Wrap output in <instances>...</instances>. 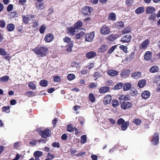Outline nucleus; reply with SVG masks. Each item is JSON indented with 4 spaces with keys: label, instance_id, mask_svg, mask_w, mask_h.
<instances>
[{
    "label": "nucleus",
    "instance_id": "nucleus-43",
    "mask_svg": "<svg viewBox=\"0 0 160 160\" xmlns=\"http://www.w3.org/2000/svg\"><path fill=\"white\" fill-rule=\"evenodd\" d=\"M75 75L73 74H69L67 77V79L69 81L73 80L75 78Z\"/></svg>",
    "mask_w": 160,
    "mask_h": 160
},
{
    "label": "nucleus",
    "instance_id": "nucleus-23",
    "mask_svg": "<svg viewBox=\"0 0 160 160\" xmlns=\"http://www.w3.org/2000/svg\"><path fill=\"white\" fill-rule=\"evenodd\" d=\"M129 123L128 121H127L125 122L121 125V130L123 131L126 130L128 127L129 126Z\"/></svg>",
    "mask_w": 160,
    "mask_h": 160
},
{
    "label": "nucleus",
    "instance_id": "nucleus-37",
    "mask_svg": "<svg viewBox=\"0 0 160 160\" xmlns=\"http://www.w3.org/2000/svg\"><path fill=\"white\" fill-rule=\"evenodd\" d=\"M29 87L32 90H35L36 88V85L32 82H30L28 84Z\"/></svg>",
    "mask_w": 160,
    "mask_h": 160
},
{
    "label": "nucleus",
    "instance_id": "nucleus-16",
    "mask_svg": "<svg viewBox=\"0 0 160 160\" xmlns=\"http://www.w3.org/2000/svg\"><path fill=\"white\" fill-rule=\"evenodd\" d=\"M75 28L74 27H70L67 29V33L71 36H73L75 34Z\"/></svg>",
    "mask_w": 160,
    "mask_h": 160
},
{
    "label": "nucleus",
    "instance_id": "nucleus-14",
    "mask_svg": "<svg viewBox=\"0 0 160 160\" xmlns=\"http://www.w3.org/2000/svg\"><path fill=\"white\" fill-rule=\"evenodd\" d=\"M122 103L121 105V108L122 109H128L132 106V104L131 102H126Z\"/></svg>",
    "mask_w": 160,
    "mask_h": 160
},
{
    "label": "nucleus",
    "instance_id": "nucleus-50",
    "mask_svg": "<svg viewBox=\"0 0 160 160\" xmlns=\"http://www.w3.org/2000/svg\"><path fill=\"white\" fill-rule=\"evenodd\" d=\"M0 54L2 56H6L7 54V53L4 49L0 48Z\"/></svg>",
    "mask_w": 160,
    "mask_h": 160
},
{
    "label": "nucleus",
    "instance_id": "nucleus-7",
    "mask_svg": "<svg viewBox=\"0 0 160 160\" xmlns=\"http://www.w3.org/2000/svg\"><path fill=\"white\" fill-rule=\"evenodd\" d=\"M54 36L51 33L47 34L44 37V40L47 42H50L53 39Z\"/></svg>",
    "mask_w": 160,
    "mask_h": 160
},
{
    "label": "nucleus",
    "instance_id": "nucleus-10",
    "mask_svg": "<svg viewBox=\"0 0 160 160\" xmlns=\"http://www.w3.org/2000/svg\"><path fill=\"white\" fill-rule=\"evenodd\" d=\"M131 36L129 34H127L122 37L121 38V41L123 42H128L131 41Z\"/></svg>",
    "mask_w": 160,
    "mask_h": 160
},
{
    "label": "nucleus",
    "instance_id": "nucleus-1",
    "mask_svg": "<svg viewBox=\"0 0 160 160\" xmlns=\"http://www.w3.org/2000/svg\"><path fill=\"white\" fill-rule=\"evenodd\" d=\"M32 50L36 54L40 55L41 57H43L46 56L48 49L46 47L42 46L36 47Z\"/></svg>",
    "mask_w": 160,
    "mask_h": 160
},
{
    "label": "nucleus",
    "instance_id": "nucleus-58",
    "mask_svg": "<svg viewBox=\"0 0 160 160\" xmlns=\"http://www.w3.org/2000/svg\"><path fill=\"white\" fill-rule=\"evenodd\" d=\"M52 147L54 148H58L60 147L59 142H53L52 144Z\"/></svg>",
    "mask_w": 160,
    "mask_h": 160
},
{
    "label": "nucleus",
    "instance_id": "nucleus-53",
    "mask_svg": "<svg viewBox=\"0 0 160 160\" xmlns=\"http://www.w3.org/2000/svg\"><path fill=\"white\" fill-rule=\"evenodd\" d=\"M119 48L121 50H122L125 53L127 52L128 48L127 47L123 45H121L119 47Z\"/></svg>",
    "mask_w": 160,
    "mask_h": 160
},
{
    "label": "nucleus",
    "instance_id": "nucleus-9",
    "mask_svg": "<svg viewBox=\"0 0 160 160\" xmlns=\"http://www.w3.org/2000/svg\"><path fill=\"white\" fill-rule=\"evenodd\" d=\"M119 99L121 103H123L126 101L129 100H130V97L128 95H122L120 96Z\"/></svg>",
    "mask_w": 160,
    "mask_h": 160
},
{
    "label": "nucleus",
    "instance_id": "nucleus-3",
    "mask_svg": "<svg viewBox=\"0 0 160 160\" xmlns=\"http://www.w3.org/2000/svg\"><path fill=\"white\" fill-rule=\"evenodd\" d=\"M159 134L158 132L155 133L152 136L151 142L152 144L154 145H157L159 143Z\"/></svg>",
    "mask_w": 160,
    "mask_h": 160
},
{
    "label": "nucleus",
    "instance_id": "nucleus-46",
    "mask_svg": "<svg viewBox=\"0 0 160 160\" xmlns=\"http://www.w3.org/2000/svg\"><path fill=\"white\" fill-rule=\"evenodd\" d=\"M9 78V77L8 76H4L1 78L0 80L2 82H5L8 81Z\"/></svg>",
    "mask_w": 160,
    "mask_h": 160
},
{
    "label": "nucleus",
    "instance_id": "nucleus-55",
    "mask_svg": "<svg viewBox=\"0 0 160 160\" xmlns=\"http://www.w3.org/2000/svg\"><path fill=\"white\" fill-rule=\"evenodd\" d=\"M47 157L48 158V159H49V160H52L55 157V156L54 155L51 154L50 153H48L47 156Z\"/></svg>",
    "mask_w": 160,
    "mask_h": 160
},
{
    "label": "nucleus",
    "instance_id": "nucleus-35",
    "mask_svg": "<svg viewBox=\"0 0 160 160\" xmlns=\"http://www.w3.org/2000/svg\"><path fill=\"white\" fill-rule=\"evenodd\" d=\"M131 31V28L129 27H127L123 29L121 32L123 34H125L129 33Z\"/></svg>",
    "mask_w": 160,
    "mask_h": 160
},
{
    "label": "nucleus",
    "instance_id": "nucleus-41",
    "mask_svg": "<svg viewBox=\"0 0 160 160\" xmlns=\"http://www.w3.org/2000/svg\"><path fill=\"white\" fill-rule=\"evenodd\" d=\"M63 40L64 42L67 43L68 44H70L71 43H73V42L71 41V38L68 37H66L64 38Z\"/></svg>",
    "mask_w": 160,
    "mask_h": 160
},
{
    "label": "nucleus",
    "instance_id": "nucleus-31",
    "mask_svg": "<svg viewBox=\"0 0 160 160\" xmlns=\"http://www.w3.org/2000/svg\"><path fill=\"white\" fill-rule=\"evenodd\" d=\"M44 3H39V2L37 3L36 4V7L37 9L38 10H42L44 7Z\"/></svg>",
    "mask_w": 160,
    "mask_h": 160
},
{
    "label": "nucleus",
    "instance_id": "nucleus-54",
    "mask_svg": "<svg viewBox=\"0 0 160 160\" xmlns=\"http://www.w3.org/2000/svg\"><path fill=\"white\" fill-rule=\"evenodd\" d=\"M9 107L8 106L3 107L2 108V111L8 113L10 112V110H9Z\"/></svg>",
    "mask_w": 160,
    "mask_h": 160
},
{
    "label": "nucleus",
    "instance_id": "nucleus-57",
    "mask_svg": "<svg viewBox=\"0 0 160 160\" xmlns=\"http://www.w3.org/2000/svg\"><path fill=\"white\" fill-rule=\"evenodd\" d=\"M13 8V5L12 4H10L8 6L7 8V10L8 12H10L12 10Z\"/></svg>",
    "mask_w": 160,
    "mask_h": 160
},
{
    "label": "nucleus",
    "instance_id": "nucleus-24",
    "mask_svg": "<svg viewBox=\"0 0 160 160\" xmlns=\"http://www.w3.org/2000/svg\"><path fill=\"white\" fill-rule=\"evenodd\" d=\"M108 73L111 76H114L118 74V72L114 70H108Z\"/></svg>",
    "mask_w": 160,
    "mask_h": 160
},
{
    "label": "nucleus",
    "instance_id": "nucleus-48",
    "mask_svg": "<svg viewBox=\"0 0 160 160\" xmlns=\"http://www.w3.org/2000/svg\"><path fill=\"white\" fill-rule=\"evenodd\" d=\"M125 122V120L122 118H120L118 120L117 124L118 125H121Z\"/></svg>",
    "mask_w": 160,
    "mask_h": 160
},
{
    "label": "nucleus",
    "instance_id": "nucleus-26",
    "mask_svg": "<svg viewBox=\"0 0 160 160\" xmlns=\"http://www.w3.org/2000/svg\"><path fill=\"white\" fill-rule=\"evenodd\" d=\"M144 8L143 7H140L137 8L135 10V12L137 14H139L144 12Z\"/></svg>",
    "mask_w": 160,
    "mask_h": 160
},
{
    "label": "nucleus",
    "instance_id": "nucleus-39",
    "mask_svg": "<svg viewBox=\"0 0 160 160\" xmlns=\"http://www.w3.org/2000/svg\"><path fill=\"white\" fill-rule=\"evenodd\" d=\"M123 86V84L122 83H118L114 86L113 88L115 90H118L121 89Z\"/></svg>",
    "mask_w": 160,
    "mask_h": 160
},
{
    "label": "nucleus",
    "instance_id": "nucleus-21",
    "mask_svg": "<svg viewBox=\"0 0 160 160\" xmlns=\"http://www.w3.org/2000/svg\"><path fill=\"white\" fill-rule=\"evenodd\" d=\"M147 81L145 79H142L140 80L138 83V86L139 88H143L146 84Z\"/></svg>",
    "mask_w": 160,
    "mask_h": 160
},
{
    "label": "nucleus",
    "instance_id": "nucleus-4",
    "mask_svg": "<svg viewBox=\"0 0 160 160\" xmlns=\"http://www.w3.org/2000/svg\"><path fill=\"white\" fill-rule=\"evenodd\" d=\"M92 11L93 9L92 7L85 6L82 9V12L84 15H86L90 14Z\"/></svg>",
    "mask_w": 160,
    "mask_h": 160
},
{
    "label": "nucleus",
    "instance_id": "nucleus-52",
    "mask_svg": "<svg viewBox=\"0 0 160 160\" xmlns=\"http://www.w3.org/2000/svg\"><path fill=\"white\" fill-rule=\"evenodd\" d=\"M67 131L69 132H72L73 131V128L72 125L69 124L67 126Z\"/></svg>",
    "mask_w": 160,
    "mask_h": 160
},
{
    "label": "nucleus",
    "instance_id": "nucleus-61",
    "mask_svg": "<svg viewBox=\"0 0 160 160\" xmlns=\"http://www.w3.org/2000/svg\"><path fill=\"white\" fill-rule=\"evenodd\" d=\"M97 84H96L95 82H92L90 84L89 87L90 88H94L97 87Z\"/></svg>",
    "mask_w": 160,
    "mask_h": 160
},
{
    "label": "nucleus",
    "instance_id": "nucleus-30",
    "mask_svg": "<svg viewBox=\"0 0 160 160\" xmlns=\"http://www.w3.org/2000/svg\"><path fill=\"white\" fill-rule=\"evenodd\" d=\"M132 85L130 83H125L123 86V89L124 91H128L129 90L131 87Z\"/></svg>",
    "mask_w": 160,
    "mask_h": 160
},
{
    "label": "nucleus",
    "instance_id": "nucleus-47",
    "mask_svg": "<svg viewBox=\"0 0 160 160\" xmlns=\"http://www.w3.org/2000/svg\"><path fill=\"white\" fill-rule=\"evenodd\" d=\"M22 18L23 19V22L25 24H27L28 22V18L27 16H26L24 15H23L22 17Z\"/></svg>",
    "mask_w": 160,
    "mask_h": 160
},
{
    "label": "nucleus",
    "instance_id": "nucleus-32",
    "mask_svg": "<svg viewBox=\"0 0 160 160\" xmlns=\"http://www.w3.org/2000/svg\"><path fill=\"white\" fill-rule=\"evenodd\" d=\"M43 155V152L39 151H35L33 154V155L35 157L39 158L42 156Z\"/></svg>",
    "mask_w": 160,
    "mask_h": 160
},
{
    "label": "nucleus",
    "instance_id": "nucleus-33",
    "mask_svg": "<svg viewBox=\"0 0 160 160\" xmlns=\"http://www.w3.org/2000/svg\"><path fill=\"white\" fill-rule=\"evenodd\" d=\"M82 25V22L78 21L74 24V27L76 29H78L80 28Z\"/></svg>",
    "mask_w": 160,
    "mask_h": 160
},
{
    "label": "nucleus",
    "instance_id": "nucleus-62",
    "mask_svg": "<svg viewBox=\"0 0 160 160\" xmlns=\"http://www.w3.org/2000/svg\"><path fill=\"white\" fill-rule=\"evenodd\" d=\"M132 3V0H127L126 1V4L128 6L131 5Z\"/></svg>",
    "mask_w": 160,
    "mask_h": 160
},
{
    "label": "nucleus",
    "instance_id": "nucleus-18",
    "mask_svg": "<svg viewBox=\"0 0 160 160\" xmlns=\"http://www.w3.org/2000/svg\"><path fill=\"white\" fill-rule=\"evenodd\" d=\"M152 57V53L150 51H147L144 55L145 59L147 61L150 60Z\"/></svg>",
    "mask_w": 160,
    "mask_h": 160
},
{
    "label": "nucleus",
    "instance_id": "nucleus-51",
    "mask_svg": "<svg viewBox=\"0 0 160 160\" xmlns=\"http://www.w3.org/2000/svg\"><path fill=\"white\" fill-rule=\"evenodd\" d=\"M117 47L116 45L112 46L110 48L108 51V53L109 54H111Z\"/></svg>",
    "mask_w": 160,
    "mask_h": 160
},
{
    "label": "nucleus",
    "instance_id": "nucleus-44",
    "mask_svg": "<svg viewBox=\"0 0 160 160\" xmlns=\"http://www.w3.org/2000/svg\"><path fill=\"white\" fill-rule=\"evenodd\" d=\"M46 29V26L44 25H42L40 28L39 29V32L41 34H43L44 33Z\"/></svg>",
    "mask_w": 160,
    "mask_h": 160
},
{
    "label": "nucleus",
    "instance_id": "nucleus-38",
    "mask_svg": "<svg viewBox=\"0 0 160 160\" xmlns=\"http://www.w3.org/2000/svg\"><path fill=\"white\" fill-rule=\"evenodd\" d=\"M158 70V67L157 66H153L150 69L151 72L154 73Z\"/></svg>",
    "mask_w": 160,
    "mask_h": 160
},
{
    "label": "nucleus",
    "instance_id": "nucleus-49",
    "mask_svg": "<svg viewBox=\"0 0 160 160\" xmlns=\"http://www.w3.org/2000/svg\"><path fill=\"white\" fill-rule=\"evenodd\" d=\"M112 106L114 108H116L117 106H118L119 105L118 102L117 100H112Z\"/></svg>",
    "mask_w": 160,
    "mask_h": 160
},
{
    "label": "nucleus",
    "instance_id": "nucleus-27",
    "mask_svg": "<svg viewBox=\"0 0 160 160\" xmlns=\"http://www.w3.org/2000/svg\"><path fill=\"white\" fill-rule=\"evenodd\" d=\"M7 30L8 32H12L15 29V26L12 23H9L7 26Z\"/></svg>",
    "mask_w": 160,
    "mask_h": 160
},
{
    "label": "nucleus",
    "instance_id": "nucleus-20",
    "mask_svg": "<svg viewBox=\"0 0 160 160\" xmlns=\"http://www.w3.org/2000/svg\"><path fill=\"white\" fill-rule=\"evenodd\" d=\"M130 72L131 71L129 69L122 71L121 73V77L123 78H126L129 75Z\"/></svg>",
    "mask_w": 160,
    "mask_h": 160
},
{
    "label": "nucleus",
    "instance_id": "nucleus-22",
    "mask_svg": "<svg viewBox=\"0 0 160 160\" xmlns=\"http://www.w3.org/2000/svg\"><path fill=\"white\" fill-rule=\"evenodd\" d=\"M150 93L148 91H143L142 94L141 96L142 98L144 99H147L150 96Z\"/></svg>",
    "mask_w": 160,
    "mask_h": 160
},
{
    "label": "nucleus",
    "instance_id": "nucleus-19",
    "mask_svg": "<svg viewBox=\"0 0 160 160\" xmlns=\"http://www.w3.org/2000/svg\"><path fill=\"white\" fill-rule=\"evenodd\" d=\"M142 73L140 72H137L133 73L131 77H132L135 79H137L141 77Z\"/></svg>",
    "mask_w": 160,
    "mask_h": 160
},
{
    "label": "nucleus",
    "instance_id": "nucleus-42",
    "mask_svg": "<svg viewBox=\"0 0 160 160\" xmlns=\"http://www.w3.org/2000/svg\"><path fill=\"white\" fill-rule=\"evenodd\" d=\"M81 142L83 144L85 143L87 141V136L85 135L82 136L81 137Z\"/></svg>",
    "mask_w": 160,
    "mask_h": 160
},
{
    "label": "nucleus",
    "instance_id": "nucleus-11",
    "mask_svg": "<svg viewBox=\"0 0 160 160\" xmlns=\"http://www.w3.org/2000/svg\"><path fill=\"white\" fill-rule=\"evenodd\" d=\"M112 101L111 96L109 95H108L105 96L103 100V102L105 105L110 104Z\"/></svg>",
    "mask_w": 160,
    "mask_h": 160
},
{
    "label": "nucleus",
    "instance_id": "nucleus-2",
    "mask_svg": "<svg viewBox=\"0 0 160 160\" xmlns=\"http://www.w3.org/2000/svg\"><path fill=\"white\" fill-rule=\"evenodd\" d=\"M40 135L42 138H46L51 135V131L48 128H46L43 130L40 131Z\"/></svg>",
    "mask_w": 160,
    "mask_h": 160
},
{
    "label": "nucleus",
    "instance_id": "nucleus-40",
    "mask_svg": "<svg viewBox=\"0 0 160 160\" xmlns=\"http://www.w3.org/2000/svg\"><path fill=\"white\" fill-rule=\"evenodd\" d=\"M73 46V43H71L70 44H68V45L67 46V51L68 52H71Z\"/></svg>",
    "mask_w": 160,
    "mask_h": 160
},
{
    "label": "nucleus",
    "instance_id": "nucleus-36",
    "mask_svg": "<svg viewBox=\"0 0 160 160\" xmlns=\"http://www.w3.org/2000/svg\"><path fill=\"white\" fill-rule=\"evenodd\" d=\"M89 100L92 102H94L95 101V97L93 94L90 93L89 94Z\"/></svg>",
    "mask_w": 160,
    "mask_h": 160
},
{
    "label": "nucleus",
    "instance_id": "nucleus-56",
    "mask_svg": "<svg viewBox=\"0 0 160 160\" xmlns=\"http://www.w3.org/2000/svg\"><path fill=\"white\" fill-rule=\"evenodd\" d=\"M29 21H32L34 20L35 17L33 15H27Z\"/></svg>",
    "mask_w": 160,
    "mask_h": 160
},
{
    "label": "nucleus",
    "instance_id": "nucleus-45",
    "mask_svg": "<svg viewBox=\"0 0 160 160\" xmlns=\"http://www.w3.org/2000/svg\"><path fill=\"white\" fill-rule=\"evenodd\" d=\"M142 121L139 119H135L133 120V122L137 125H139L142 123Z\"/></svg>",
    "mask_w": 160,
    "mask_h": 160
},
{
    "label": "nucleus",
    "instance_id": "nucleus-5",
    "mask_svg": "<svg viewBox=\"0 0 160 160\" xmlns=\"http://www.w3.org/2000/svg\"><path fill=\"white\" fill-rule=\"evenodd\" d=\"M95 37V33L94 32H92L87 33L85 36L86 41L91 42L92 41Z\"/></svg>",
    "mask_w": 160,
    "mask_h": 160
},
{
    "label": "nucleus",
    "instance_id": "nucleus-6",
    "mask_svg": "<svg viewBox=\"0 0 160 160\" xmlns=\"http://www.w3.org/2000/svg\"><path fill=\"white\" fill-rule=\"evenodd\" d=\"M149 43L150 42L148 39L145 40L140 44L139 48L140 49L142 50L145 49L148 47Z\"/></svg>",
    "mask_w": 160,
    "mask_h": 160
},
{
    "label": "nucleus",
    "instance_id": "nucleus-29",
    "mask_svg": "<svg viewBox=\"0 0 160 160\" xmlns=\"http://www.w3.org/2000/svg\"><path fill=\"white\" fill-rule=\"evenodd\" d=\"M116 16L115 13L113 12H111L109 14L108 16V19L109 20H111L112 21H114L116 20Z\"/></svg>",
    "mask_w": 160,
    "mask_h": 160
},
{
    "label": "nucleus",
    "instance_id": "nucleus-34",
    "mask_svg": "<svg viewBox=\"0 0 160 160\" xmlns=\"http://www.w3.org/2000/svg\"><path fill=\"white\" fill-rule=\"evenodd\" d=\"M39 84L41 86L46 87L48 85V81L46 80H42L40 81Z\"/></svg>",
    "mask_w": 160,
    "mask_h": 160
},
{
    "label": "nucleus",
    "instance_id": "nucleus-28",
    "mask_svg": "<svg viewBox=\"0 0 160 160\" xmlns=\"http://www.w3.org/2000/svg\"><path fill=\"white\" fill-rule=\"evenodd\" d=\"M109 88L108 87H103L100 88L99 92L101 93H103L107 92Z\"/></svg>",
    "mask_w": 160,
    "mask_h": 160
},
{
    "label": "nucleus",
    "instance_id": "nucleus-13",
    "mask_svg": "<svg viewBox=\"0 0 160 160\" xmlns=\"http://www.w3.org/2000/svg\"><path fill=\"white\" fill-rule=\"evenodd\" d=\"M108 45L106 44H103L99 48L98 51L102 53L105 52L108 49Z\"/></svg>",
    "mask_w": 160,
    "mask_h": 160
},
{
    "label": "nucleus",
    "instance_id": "nucleus-12",
    "mask_svg": "<svg viewBox=\"0 0 160 160\" xmlns=\"http://www.w3.org/2000/svg\"><path fill=\"white\" fill-rule=\"evenodd\" d=\"M114 26L115 28L119 29H121L125 26L124 23L122 21H118L116 22L114 25Z\"/></svg>",
    "mask_w": 160,
    "mask_h": 160
},
{
    "label": "nucleus",
    "instance_id": "nucleus-63",
    "mask_svg": "<svg viewBox=\"0 0 160 160\" xmlns=\"http://www.w3.org/2000/svg\"><path fill=\"white\" fill-rule=\"evenodd\" d=\"M54 79L55 82H59L61 80L60 77L58 76H55L54 78Z\"/></svg>",
    "mask_w": 160,
    "mask_h": 160
},
{
    "label": "nucleus",
    "instance_id": "nucleus-15",
    "mask_svg": "<svg viewBox=\"0 0 160 160\" xmlns=\"http://www.w3.org/2000/svg\"><path fill=\"white\" fill-rule=\"evenodd\" d=\"M155 11V9L152 7L148 6L146 8V13L148 14H153Z\"/></svg>",
    "mask_w": 160,
    "mask_h": 160
},
{
    "label": "nucleus",
    "instance_id": "nucleus-64",
    "mask_svg": "<svg viewBox=\"0 0 160 160\" xmlns=\"http://www.w3.org/2000/svg\"><path fill=\"white\" fill-rule=\"evenodd\" d=\"M67 135L65 133L63 134L61 136V138L63 140H66L67 139Z\"/></svg>",
    "mask_w": 160,
    "mask_h": 160
},
{
    "label": "nucleus",
    "instance_id": "nucleus-17",
    "mask_svg": "<svg viewBox=\"0 0 160 160\" xmlns=\"http://www.w3.org/2000/svg\"><path fill=\"white\" fill-rule=\"evenodd\" d=\"M97 55V53L94 51H90L87 52L86 55L87 58L88 59L92 58L95 56Z\"/></svg>",
    "mask_w": 160,
    "mask_h": 160
},
{
    "label": "nucleus",
    "instance_id": "nucleus-59",
    "mask_svg": "<svg viewBox=\"0 0 160 160\" xmlns=\"http://www.w3.org/2000/svg\"><path fill=\"white\" fill-rule=\"evenodd\" d=\"M135 52H132L129 55V58L130 60H132L135 56Z\"/></svg>",
    "mask_w": 160,
    "mask_h": 160
},
{
    "label": "nucleus",
    "instance_id": "nucleus-60",
    "mask_svg": "<svg viewBox=\"0 0 160 160\" xmlns=\"http://www.w3.org/2000/svg\"><path fill=\"white\" fill-rule=\"evenodd\" d=\"M5 25V22L3 20H0V27L2 28H4Z\"/></svg>",
    "mask_w": 160,
    "mask_h": 160
},
{
    "label": "nucleus",
    "instance_id": "nucleus-8",
    "mask_svg": "<svg viewBox=\"0 0 160 160\" xmlns=\"http://www.w3.org/2000/svg\"><path fill=\"white\" fill-rule=\"evenodd\" d=\"M110 32L109 28L106 26H103L100 29L101 33L104 35L108 34Z\"/></svg>",
    "mask_w": 160,
    "mask_h": 160
},
{
    "label": "nucleus",
    "instance_id": "nucleus-25",
    "mask_svg": "<svg viewBox=\"0 0 160 160\" xmlns=\"http://www.w3.org/2000/svg\"><path fill=\"white\" fill-rule=\"evenodd\" d=\"M78 33L76 35V38L77 39H80L84 36L85 34L84 32L81 31V29L79 30L78 31Z\"/></svg>",
    "mask_w": 160,
    "mask_h": 160
}]
</instances>
